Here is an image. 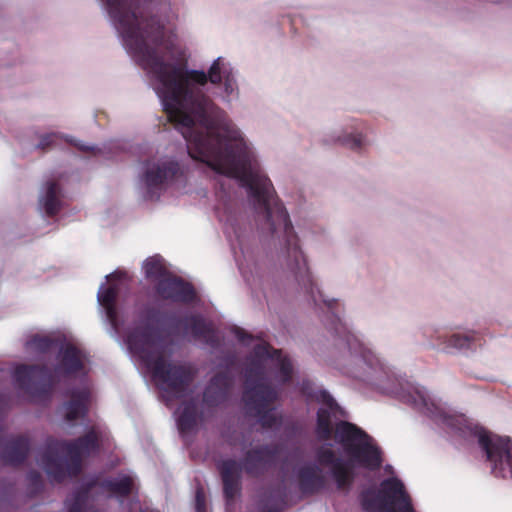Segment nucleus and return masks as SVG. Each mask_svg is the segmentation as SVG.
Returning a JSON list of instances; mask_svg holds the SVG:
<instances>
[{
    "instance_id": "obj_1",
    "label": "nucleus",
    "mask_w": 512,
    "mask_h": 512,
    "mask_svg": "<svg viewBox=\"0 0 512 512\" xmlns=\"http://www.w3.org/2000/svg\"><path fill=\"white\" fill-rule=\"evenodd\" d=\"M185 54L147 63L154 88L170 121L181 128L189 155L218 174L239 180L265 213L268 229L291 244L294 230L285 208L274 202L271 181L264 173L257 151L245 133L220 116L203 96L207 76L184 68Z\"/></svg>"
},
{
    "instance_id": "obj_2",
    "label": "nucleus",
    "mask_w": 512,
    "mask_h": 512,
    "mask_svg": "<svg viewBox=\"0 0 512 512\" xmlns=\"http://www.w3.org/2000/svg\"><path fill=\"white\" fill-rule=\"evenodd\" d=\"M335 439L342 445L343 454L335 458L329 449L320 453L322 463L332 466L333 476L340 488L350 483L357 467L369 469L380 464V454L372 439L348 423H340L336 427Z\"/></svg>"
},
{
    "instance_id": "obj_3",
    "label": "nucleus",
    "mask_w": 512,
    "mask_h": 512,
    "mask_svg": "<svg viewBox=\"0 0 512 512\" xmlns=\"http://www.w3.org/2000/svg\"><path fill=\"white\" fill-rule=\"evenodd\" d=\"M111 17L115 20L117 29L122 34L129 50L142 49L144 33L148 35L146 26L137 18L131 9L129 0H105Z\"/></svg>"
},
{
    "instance_id": "obj_4",
    "label": "nucleus",
    "mask_w": 512,
    "mask_h": 512,
    "mask_svg": "<svg viewBox=\"0 0 512 512\" xmlns=\"http://www.w3.org/2000/svg\"><path fill=\"white\" fill-rule=\"evenodd\" d=\"M479 443L485 449L494 472L503 477H512V441L504 436L481 431Z\"/></svg>"
},
{
    "instance_id": "obj_5",
    "label": "nucleus",
    "mask_w": 512,
    "mask_h": 512,
    "mask_svg": "<svg viewBox=\"0 0 512 512\" xmlns=\"http://www.w3.org/2000/svg\"><path fill=\"white\" fill-rule=\"evenodd\" d=\"M143 268L146 276L149 278L163 277L160 290L164 297L181 301H188L193 298L194 292L190 285L166 275L163 260L159 256L148 258L144 262Z\"/></svg>"
},
{
    "instance_id": "obj_6",
    "label": "nucleus",
    "mask_w": 512,
    "mask_h": 512,
    "mask_svg": "<svg viewBox=\"0 0 512 512\" xmlns=\"http://www.w3.org/2000/svg\"><path fill=\"white\" fill-rule=\"evenodd\" d=\"M343 360L347 373L360 379H371L380 369L378 359L370 353L360 351L356 343L344 352Z\"/></svg>"
},
{
    "instance_id": "obj_7",
    "label": "nucleus",
    "mask_w": 512,
    "mask_h": 512,
    "mask_svg": "<svg viewBox=\"0 0 512 512\" xmlns=\"http://www.w3.org/2000/svg\"><path fill=\"white\" fill-rule=\"evenodd\" d=\"M382 512H413L402 483L392 478L382 483L380 491Z\"/></svg>"
},
{
    "instance_id": "obj_8",
    "label": "nucleus",
    "mask_w": 512,
    "mask_h": 512,
    "mask_svg": "<svg viewBox=\"0 0 512 512\" xmlns=\"http://www.w3.org/2000/svg\"><path fill=\"white\" fill-rule=\"evenodd\" d=\"M30 448L31 444L27 436H9L1 444L0 459L5 465L19 466L26 460Z\"/></svg>"
},
{
    "instance_id": "obj_9",
    "label": "nucleus",
    "mask_w": 512,
    "mask_h": 512,
    "mask_svg": "<svg viewBox=\"0 0 512 512\" xmlns=\"http://www.w3.org/2000/svg\"><path fill=\"white\" fill-rule=\"evenodd\" d=\"M147 369L152 374L155 382L162 389L176 385L179 370L167 364L162 358L145 360Z\"/></svg>"
},
{
    "instance_id": "obj_10",
    "label": "nucleus",
    "mask_w": 512,
    "mask_h": 512,
    "mask_svg": "<svg viewBox=\"0 0 512 512\" xmlns=\"http://www.w3.org/2000/svg\"><path fill=\"white\" fill-rule=\"evenodd\" d=\"M175 172L174 165L152 163L147 166L145 182L148 187L156 186L171 178Z\"/></svg>"
},
{
    "instance_id": "obj_11",
    "label": "nucleus",
    "mask_w": 512,
    "mask_h": 512,
    "mask_svg": "<svg viewBox=\"0 0 512 512\" xmlns=\"http://www.w3.org/2000/svg\"><path fill=\"white\" fill-rule=\"evenodd\" d=\"M13 381L15 387L23 391L28 399L32 397V365H17L13 372Z\"/></svg>"
},
{
    "instance_id": "obj_12",
    "label": "nucleus",
    "mask_w": 512,
    "mask_h": 512,
    "mask_svg": "<svg viewBox=\"0 0 512 512\" xmlns=\"http://www.w3.org/2000/svg\"><path fill=\"white\" fill-rule=\"evenodd\" d=\"M323 400L325 402L326 408H320L318 411V424H317V432L321 438H327L332 429L330 423V414H334L336 409L333 400L327 396L326 394L322 395Z\"/></svg>"
},
{
    "instance_id": "obj_13",
    "label": "nucleus",
    "mask_w": 512,
    "mask_h": 512,
    "mask_svg": "<svg viewBox=\"0 0 512 512\" xmlns=\"http://www.w3.org/2000/svg\"><path fill=\"white\" fill-rule=\"evenodd\" d=\"M116 290V286L111 284L108 287L101 286L98 292L99 304L105 308L107 317L110 321H114L115 317L113 303L116 296Z\"/></svg>"
},
{
    "instance_id": "obj_14",
    "label": "nucleus",
    "mask_w": 512,
    "mask_h": 512,
    "mask_svg": "<svg viewBox=\"0 0 512 512\" xmlns=\"http://www.w3.org/2000/svg\"><path fill=\"white\" fill-rule=\"evenodd\" d=\"M338 141L352 150H360L366 145V137L359 131H344Z\"/></svg>"
},
{
    "instance_id": "obj_15",
    "label": "nucleus",
    "mask_w": 512,
    "mask_h": 512,
    "mask_svg": "<svg viewBox=\"0 0 512 512\" xmlns=\"http://www.w3.org/2000/svg\"><path fill=\"white\" fill-rule=\"evenodd\" d=\"M62 362L65 369L72 372L82 366V357L74 346L68 345L62 354Z\"/></svg>"
},
{
    "instance_id": "obj_16",
    "label": "nucleus",
    "mask_w": 512,
    "mask_h": 512,
    "mask_svg": "<svg viewBox=\"0 0 512 512\" xmlns=\"http://www.w3.org/2000/svg\"><path fill=\"white\" fill-rule=\"evenodd\" d=\"M42 201L48 214H54L58 211L60 201L58 199V189L55 185L48 186L46 195Z\"/></svg>"
},
{
    "instance_id": "obj_17",
    "label": "nucleus",
    "mask_w": 512,
    "mask_h": 512,
    "mask_svg": "<svg viewBox=\"0 0 512 512\" xmlns=\"http://www.w3.org/2000/svg\"><path fill=\"white\" fill-rule=\"evenodd\" d=\"M238 473V466L234 462L224 463L222 466V475L225 484V492L227 495H232V481L233 476Z\"/></svg>"
},
{
    "instance_id": "obj_18",
    "label": "nucleus",
    "mask_w": 512,
    "mask_h": 512,
    "mask_svg": "<svg viewBox=\"0 0 512 512\" xmlns=\"http://www.w3.org/2000/svg\"><path fill=\"white\" fill-rule=\"evenodd\" d=\"M271 358L275 366L279 367L280 369L281 380L285 381L288 378L291 371L290 362L285 357H283L282 354L278 351H275Z\"/></svg>"
},
{
    "instance_id": "obj_19",
    "label": "nucleus",
    "mask_w": 512,
    "mask_h": 512,
    "mask_svg": "<svg viewBox=\"0 0 512 512\" xmlns=\"http://www.w3.org/2000/svg\"><path fill=\"white\" fill-rule=\"evenodd\" d=\"M224 91H225L226 98H229L230 96H234L237 93V83H236L234 76L231 74L225 75Z\"/></svg>"
},
{
    "instance_id": "obj_20",
    "label": "nucleus",
    "mask_w": 512,
    "mask_h": 512,
    "mask_svg": "<svg viewBox=\"0 0 512 512\" xmlns=\"http://www.w3.org/2000/svg\"><path fill=\"white\" fill-rule=\"evenodd\" d=\"M221 59H217L213 62L209 69L208 77L211 83H218L221 79Z\"/></svg>"
},
{
    "instance_id": "obj_21",
    "label": "nucleus",
    "mask_w": 512,
    "mask_h": 512,
    "mask_svg": "<svg viewBox=\"0 0 512 512\" xmlns=\"http://www.w3.org/2000/svg\"><path fill=\"white\" fill-rule=\"evenodd\" d=\"M65 410L67 418L72 420L84 411V404L82 402L71 403L66 406Z\"/></svg>"
},
{
    "instance_id": "obj_22",
    "label": "nucleus",
    "mask_w": 512,
    "mask_h": 512,
    "mask_svg": "<svg viewBox=\"0 0 512 512\" xmlns=\"http://www.w3.org/2000/svg\"><path fill=\"white\" fill-rule=\"evenodd\" d=\"M12 403L11 397L6 393H0V418L5 415Z\"/></svg>"
},
{
    "instance_id": "obj_23",
    "label": "nucleus",
    "mask_w": 512,
    "mask_h": 512,
    "mask_svg": "<svg viewBox=\"0 0 512 512\" xmlns=\"http://www.w3.org/2000/svg\"><path fill=\"white\" fill-rule=\"evenodd\" d=\"M466 340L458 335H453L449 339V347L462 348L465 346Z\"/></svg>"
},
{
    "instance_id": "obj_24",
    "label": "nucleus",
    "mask_w": 512,
    "mask_h": 512,
    "mask_svg": "<svg viewBox=\"0 0 512 512\" xmlns=\"http://www.w3.org/2000/svg\"><path fill=\"white\" fill-rule=\"evenodd\" d=\"M196 510L197 512H204V495L201 491L196 494Z\"/></svg>"
},
{
    "instance_id": "obj_25",
    "label": "nucleus",
    "mask_w": 512,
    "mask_h": 512,
    "mask_svg": "<svg viewBox=\"0 0 512 512\" xmlns=\"http://www.w3.org/2000/svg\"><path fill=\"white\" fill-rule=\"evenodd\" d=\"M257 355L259 356H263L264 354H268L269 351H268V347L266 344L264 343H260L259 345H257V351H256Z\"/></svg>"
},
{
    "instance_id": "obj_26",
    "label": "nucleus",
    "mask_w": 512,
    "mask_h": 512,
    "mask_svg": "<svg viewBox=\"0 0 512 512\" xmlns=\"http://www.w3.org/2000/svg\"><path fill=\"white\" fill-rule=\"evenodd\" d=\"M130 480L129 479H125L122 484L119 486L118 490L120 493H126L129 491V488H130Z\"/></svg>"
},
{
    "instance_id": "obj_27",
    "label": "nucleus",
    "mask_w": 512,
    "mask_h": 512,
    "mask_svg": "<svg viewBox=\"0 0 512 512\" xmlns=\"http://www.w3.org/2000/svg\"><path fill=\"white\" fill-rule=\"evenodd\" d=\"M128 345H129V348L131 350H134L136 352L137 350V347H136V340L134 337H130L129 340H128Z\"/></svg>"
},
{
    "instance_id": "obj_28",
    "label": "nucleus",
    "mask_w": 512,
    "mask_h": 512,
    "mask_svg": "<svg viewBox=\"0 0 512 512\" xmlns=\"http://www.w3.org/2000/svg\"><path fill=\"white\" fill-rule=\"evenodd\" d=\"M257 396H259L261 399H272L273 398V395L271 393H267V395H264V391H258L257 392Z\"/></svg>"
},
{
    "instance_id": "obj_29",
    "label": "nucleus",
    "mask_w": 512,
    "mask_h": 512,
    "mask_svg": "<svg viewBox=\"0 0 512 512\" xmlns=\"http://www.w3.org/2000/svg\"><path fill=\"white\" fill-rule=\"evenodd\" d=\"M121 275L119 273H113L107 277L108 282H113L115 279H118Z\"/></svg>"
},
{
    "instance_id": "obj_30",
    "label": "nucleus",
    "mask_w": 512,
    "mask_h": 512,
    "mask_svg": "<svg viewBox=\"0 0 512 512\" xmlns=\"http://www.w3.org/2000/svg\"><path fill=\"white\" fill-rule=\"evenodd\" d=\"M33 343H34V348L37 346H41V340L34 337V340H33Z\"/></svg>"
},
{
    "instance_id": "obj_31",
    "label": "nucleus",
    "mask_w": 512,
    "mask_h": 512,
    "mask_svg": "<svg viewBox=\"0 0 512 512\" xmlns=\"http://www.w3.org/2000/svg\"><path fill=\"white\" fill-rule=\"evenodd\" d=\"M40 145H42L43 147H45V146H47V145H48V143H44V142H43V143H41Z\"/></svg>"
}]
</instances>
